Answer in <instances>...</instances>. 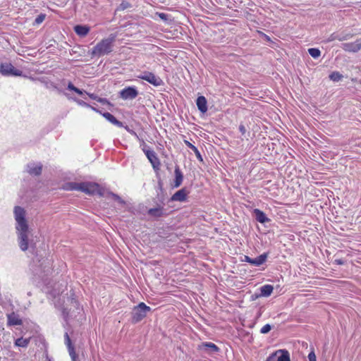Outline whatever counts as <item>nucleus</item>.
<instances>
[{
  "label": "nucleus",
  "mask_w": 361,
  "mask_h": 361,
  "mask_svg": "<svg viewBox=\"0 0 361 361\" xmlns=\"http://www.w3.org/2000/svg\"><path fill=\"white\" fill-rule=\"evenodd\" d=\"M65 189L67 190H78L87 195H105L104 189L98 183L93 182H71L66 184Z\"/></svg>",
  "instance_id": "1"
},
{
  "label": "nucleus",
  "mask_w": 361,
  "mask_h": 361,
  "mask_svg": "<svg viewBox=\"0 0 361 361\" xmlns=\"http://www.w3.org/2000/svg\"><path fill=\"white\" fill-rule=\"evenodd\" d=\"M115 41L114 36L102 39L92 49V54L97 56H104L111 53L113 50V44Z\"/></svg>",
  "instance_id": "2"
},
{
  "label": "nucleus",
  "mask_w": 361,
  "mask_h": 361,
  "mask_svg": "<svg viewBox=\"0 0 361 361\" xmlns=\"http://www.w3.org/2000/svg\"><path fill=\"white\" fill-rule=\"evenodd\" d=\"M150 310V307L146 305L144 302L139 303L138 305L134 307L131 312L132 322L133 323L140 322L147 316V312Z\"/></svg>",
  "instance_id": "3"
},
{
  "label": "nucleus",
  "mask_w": 361,
  "mask_h": 361,
  "mask_svg": "<svg viewBox=\"0 0 361 361\" xmlns=\"http://www.w3.org/2000/svg\"><path fill=\"white\" fill-rule=\"evenodd\" d=\"M14 218L16 221V228H23L28 227L27 220L25 219V209L19 206L14 207Z\"/></svg>",
  "instance_id": "4"
},
{
  "label": "nucleus",
  "mask_w": 361,
  "mask_h": 361,
  "mask_svg": "<svg viewBox=\"0 0 361 361\" xmlns=\"http://www.w3.org/2000/svg\"><path fill=\"white\" fill-rule=\"evenodd\" d=\"M19 240V246L21 250L26 251L28 248V227L16 228Z\"/></svg>",
  "instance_id": "5"
},
{
  "label": "nucleus",
  "mask_w": 361,
  "mask_h": 361,
  "mask_svg": "<svg viewBox=\"0 0 361 361\" xmlns=\"http://www.w3.org/2000/svg\"><path fill=\"white\" fill-rule=\"evenodd\" d=\"M0 71L5 75L20 76L22 71L15 68L11 63H5L1 65Z\"/></svg>",
  "instance_id": "6"
},
{
  "label": "nucleus",
  "mask_w": 361,
  "mask_h": 361,
  "mask_svg": "<svg viewBox=\"0 0 361 361\" xmlns=\"http://www.w3.org/2000/svg\"><path fill=\"white\" fill-rule=\"evenodd\" d=\"M266 361H290V355L287 350H279L270 355Z\"/></svg>",
  "instance_id": "7"
},
{
  "label": "nucleus",
  "mask_w": 361,
  "mask_h": 361,
  "mask_svg": "<svg viewBox=\"0 0 361 361\" xmlns=\"http://www.w3.org/2000/svg\"><path fill=\"white\" fill-rule=\"evenodd\" d=\"M341 48L348 52H357L361 49V38L357 39L353 42L343 43Z\"/></svg>",
  "instance_id": "8"
},
{
  "label": "nucleus",
  "mask_w": 361,
  "mask_h": 361,
  "mask_svg": "<svg viewBox=\"0 0 361 361\" xmlns=\"http://www.w3.org/2000/svg\"><path fill=\"white\" fill-rule=\"evenodd\" d=\"M143 152H145L146 157L148 160L151 163L154 169H159L161 165L160 161L157 157L156 153L153 150L143 149Z\"/></svg>",
  "instance_id": "9"
},
{
  "label": "nucleus",
  "mask_w": 361,
  "mask_h": 361,
  "mask_svg": "<svg viewBox=\"0 0 361 361\" xmlns=\"http://www.w3.org/2000/svg\"><path fill=\"white\" fill-rule=\"evenodd\" d=\"M198 350H202L209 353H214L219 351V348L213 343L203 342L198 345Z\"/></svg>",
  "instance_id": "10"
},
{
  "label": "nucleus",
  "mask_w": 361,
  "mask_h": 361,
  "mask_svg": "<svg viewBox=\"0 0 361 361\" xmlns=\"http://www.w3.org/2000/svg\"><path fill=\"white\" fill-rule=\"evenodd\" d=\"M6 317L7 326H19L23 324V321L20 318V316L14 312L7 314Z\"/></svg>",
  "instance_id": "11"
},
{
  "label": "nucleus",
  "mask_w": 361,
  "mask_h": 361,
  "mask_svg": "<svg viewBox=\"0 0 361 361\" xmlns=\"http://www.w3.org/2000/svg\"><path fill=\"white\" fill-rule=\"evenodd\" d=\"M196 105L198 110L202 114H205L208 110L207 100L204 96H198L196 99Z\"/></svg>",
  "instance_id": "12"
},
{
  "label": "nucleus",
  "mask_w": 361,
  "mask_h": 361,
  "mask_svg": "<svg viewBox=\"0 0 361 361\" xmlns=\"http://www.w3.org/2000/svg\"><path fill=\"white\" fill-rule=\"evenodd\" d=\"M141 78L147 80V82L154 85V86L160 85L161 83V80L159 78L156 77L154 74L151 73L145 74L143 76H142Z\"/></svg>",
  "instance_id": "13"
},
{
  "label": "nucleus",
  "mask_w": 361,
  "mask_h": 361,
  "mask_svg": "<svg viewBox=\"0 0 361 361\" xmlns=\"http://www.w3.org/2000/svg\"><path fill=\"white\" fill-rule=\"evenodd\" d=\"M188 193V192L185 188H182L172 195L171 200L183 202L186 200Z\"/></svg>",
  "instance_id": "14"
},
{
  "label": "nucleus",
  "mask_w": 361,
  "mask_h": 361,
  "mask_svg": "<svg viewBox=\"0 0 361 361\" xmlns=\"http://www.w3.org/2000/svg\"><path fill=\"white\" fill-rule=\"evenodd\" d=\"M175 179L173 182V188H178L183 182V175L178 166L175 167L174 170Z\"/></svg>",
  "instance_id": "15"
},
{
  "label": "nucleus",
  "mask_w": 361,
  "mask_h": 361,
  "mask_svg": "<svg viewBox=\"0 0 361 361\" xmlns=\"http://www.w3.org/2000/svg\"><path fill=\"white\" fill-rule=\"evenodd\" d=\"M253 212L255 215L256 220L259 223L264 224L269 221V219L267 217L266 214L259 209H255Z\"/></svg>",
  "instance_id": "16"
},
{
  "label": "nucleus",
  "mask_w": 361,
  "mask_h": 361,
  "mask_svg": "<svg viewBox=\"0 0 361 361\" xmlns=\"http://www.w3.org/2000/svg\"><path fill=\"white\" fill-rule=\"evenodd\" d=\"M102 116L110 123L116 126L117 127L122 128L123 127V124L122 122L118 121L109 112H106L102 114Z\"/></svg>",
  "instance_id": "17"
},
{
  "label": "nucleus",
  "mask_w": 361,
  "mask_h": 361,
  "mask_svg": "<svg viewBox=\"0 0 361 361\" xmlns=\"http://www.w3.org/2000/svg\"><path fill=\"white\" fill-rule=\"evenodd\" d=\"M74 30L78 35L85 37L90 32V27L87 25H78L74 27Z\"/></svg>",
  "instance_id": "18"
},
{
  "label": "nucleus",
  "mask_w": 361,
  "mask_h": 361,
  "mask_svg": "<svg viewBox=\"0 0 361 361\" xmlns=\"http://www.w3.org/2000/svg\"><path fill=\"white\" fill-rule=\"evenodd\" d=\"M27 171L31 175L38 176L42 172V165L41 164H29L27 165Z\"/></svg>",
  "instance_id": "19"
},
{
  "label": "nucleus",
  "mask_w": 361,
  "mask_h": 361,
  "mask_svg": "<svg viewBox=\"0 0 361 361\" xmlns=\"http://www.w3.org/2000/svg\"><path fill=\"white\" fill-rule=\"evenodd\" d=\"M267 256H268L267 253H263V254L260 255L257 257L252 259V260L251 262V264L257 266V267L262 265V264H264L266 262V260L267 259Z\"/></svg>",
  "instance_id": "20"
},
{
  "label": "nucleus",
  "mask_w": 361,
  "mask_h": 361,
  "mask_svg": "<svg viewBox=\"0 0 361 361\" xmlns=\"http://www.w3.org/2000/svg\"><path fill=\"white\" fill-rule=\"evenodd\" d=\"M148 214L154 217H160L164 214V209L161 207L149 209Z\"/></svg>",
  "instance_id": "21"
},
{
  "label": "nucleus",
  "mask_w": 361,
  "mask_h": 361,
  "mask_svg": "<svg viewBox=\"0 0 361 361\" xmlns=\"http://www.w3.org/2000/svg\"><path fill=\"white\" fill-rule=\"evenodd\" d=\"M274 290V287L271 285H264L260 288L261 295L264 297L269 296Z\"/></svg>",
  "instance_id": "22"
},
{
  "label": "nucleus",
  "mask_w": 361,
  "mask_h": 361,
  "mask_svg": "<svg viewBox=\"0 0 361 361\" xmlns=\"http://www.w3.org/2000/svg\"><path fill=\"white\" fill-rule=\"evenodd\" d=\"M185 145L189 147L190 149L192 150V152H194V153L195 154L197 158L200 160V161H202V155L200 152V151L198 150V149L195 146L193 145L192 143H190L189 141L188 140H185L184 141Z\"/></svg>",
  "instance_id": "23"
},
{
  "label": "nucleus",
  "mask_w": 361,
  "mask_h": 361,
  "mask_svg": "<svg viewBox=\"0 0 361 361\" xmlns=\"http://www.w3.org/2000/svg\"><path fill=\"white\" fill-rule=\"evenodd\" d=\"M138 92H120V97L123 99H133L137 95Z\"/></svg>",
  "instance_id": "24"
},
{
  "label": "nucleus",
  "mask_w": 361,
  "mask_h": 361,
  "mask_svg": "<svg viewBox=\"0 0 361 361\" xmlns=\"http://www.w3.org/2000/svg\"><path fill=\"white\" fill-rule=\"evenodd\" d=\"M30 338H24L21 337L16 340L15 345L18 347L26 348L30 343Z\"/></svg>",
  "instance_id": "25"
},
{
  "label": "nucleus",
  "mask_w": 361,
  "mask_h": 361,
  "mask_svg": "<svg viewBox=\"0 0 361 361\" xmlns=\"http://www.w3.org/2000/svg\"><path fill=\"white\" fill-rule=\"evenodd\" d=\"M66 97L69 99H73L76 103H78L79 105L80 106H86V107H90L91 108L92 110L97 111V112H99L98 110H97L93 106H90L87 103H86L85 102L81 100V99H79L76 97H71L69 96V94H66Z\"/></svg>",
  "instance_id": "26"
},
{
  "label": "nucleus",
  "mask_w": 361,
  "mask_h": 361,
  "mask_svg": "<svg viewBox=\"0 0 361 361\" xmlns=\"http://www.w3.org/2000/svg\"><path fill=\"white\" fill-rule=\"evenodd\" d=\"M308 53L314 59H317V58L319 57L320 55H321L320 50L318 49H316V48H310V49H308Z\"/></svg>",
  "instance_id": "27"
},
{
  "label": "nucleus",
  "mask_w": 361,
  "mask_h": 361,
  "mask_svg": "<svg viewBox=\"0 0 361 361\" xmlns=\"http://www.w3.org/2000/svg\"><path fill=\"white\" fill-rule=\"evenodd\" d=\"M329 78L331 80L338 82L343 78V75L339 72H333Z\"/></svg>",
  "instance_id": "28"
},
{
  "label": "nucleus",
  "mask_w": 361,
  "mask_h": 361,
  "mask_svg": "<svg viewBox=\"0 0 361 361\" xmlns=\"http://www.w3.org/2000/svg\"><path fill=\"white\" fill-rule=\"evenodd\" d=\"M108 194L114 200L117 201L119 204H125V201L123 200H122L121 197H119L118 195H116V194H115L114 192H109Z\"/></svg>",
  "instance_id": "29"
},
{
  "label": "nucleus",
  "mask_w": 361,
  "mask_h": 361,
  "mask_svg": "<svg viewBox=\"0 0 361 361\" xmlns=\"http://www.w3.org/2000/svg\"><path fill=\"white\" fill-rule=\"evenodd\" d=\"M130 7V4L128 1H123L117 8V11H124Z\"/></svg>",
  "instance_id": "30"
},
{
  "label": "nucleus",
  "mask_w": 361,
  "mask_h": 361,
  "mask_svg": "<svg viewBox=\"0 0 361 361\" xmlns=\"http://www.w3.org/2000/svg\"><path fill=\"white\" fill-rule=\"evenodd\" d=\"M271 326L270 324H267L261 328L260 333L262 334H266L269 333L271 331Z\"/></svg>",
  "instance_id": "31"
},
{
  "label": "nucleus",
  "mask_w": 361,
  "mask_h": 361,
  "mask_svg": "<svg viewBox=\"0 0 361 361\" xmlns=\"http://www.w3.org/2000/svg\"><path fill=\"white\" fill-rule=\"evenodd\" d=\"M64 337H65V343L68 348V349H70L71 348H73V345H72V343H71V338L68 334V333H66L65 335H64Z\"/></svg>",
  "instance_id": "32"
},
{
  "label": "nucleus",
  "mask_w": 361,
  "mask_h": 361,
  "mask_svg": "<svg viewBox=\"0 0 361 361\" xmlns=\"http://www.w3.org/2000/svg\"><path fill=\"white\" fill-rule=\"evenodd\" d=\"M68 350L69 355L71 357L72 361H76L77 355L75 353L74 347L71 348L70 349H68Z\"/></svg>",
  "instance_id": "33"
},
{
  "label": "nucleus",
  "mask_w": 361,
  "mask_h": 361,
  "mask_svg": "<svg viewBox=\"0 0 361 361\" xmlns=\"http://www.w3.org/2000/svg\"><path fill=\"white\" fill-rule=\"evenodd\" d=\"M44 19H45V15L41 14L35 18V22L36 24L38 25V24H40L41 23H42Z\"/></svg>",
  "instance_id": "34"
},
{
  "label": "nucleus",
  "mask_w": 361,
  "mask_h": 361,
  "mask_svg": "<svg viewBox=\"0 0 361 361\" xmlns=\"http://www.w3.org/2000/svg\"><path fill=\"white\" fill-rule=\"evenodd\" d=\"M309 361H317L316 355L314 351H312L308 355Z\"/></svg>",
  "instance_id": "35"
},
{
  "label": "nucleus",
  "mask_w": 361,
  "mask_h": 361,
  "mask_svg": "<svg viewBox=\"0 0 361 361\" xmlns=\"http://www.w3.org/2000/svg\"><path fill=\"white\" fill-rule=\"evenodd\" d=\"M348 35H345L344 37H333V35H331V38L330 40H334V39H338L339 41H343V40H346L348 39Z\"/></svg>",
  "instance_id": "36"
},
{
  "label": "nucleus",
  "mask_w": 361,
  "mask_h": 361,
  "mask_svg": "<svg viewBox=\"0 0 361 361\" xmlns=\"http://www.w3.org/2000/svg\"><path fill=\"white\" fill-rule=\"evenodd\" d=\"M158 16L163 20L166 21L168 20V15L164 13H157Z\"/></svg>",
  "instance_id": "37"
},
{
  "label": "nucleus",
  "mask_w": 361,
  "mask_h": 361,
  "mask_svg": "<svg viewBox=\"0 0 361 361\" xmlns=\"http://www.w3.org/2000/svg\"><path fill=\"white\" fill-rule=\"evenodd\" d=\"M239 130L243 135L245 134L246 132L245 127L243 125H240L239 126Z\"/></svg>",
  "instance_id": "38"
},
{
  "label": "nucleus",
  "mask_w": 361,
  "mask_h": 361,
  "mask_svg": "<svg viewBox=\"0 0 361 361\" xmlns=\"http://www.w3.org/2000/svg\"><path fill=\"white\" fill-rule=\"evenodd\" d=\"M68 89L69 90H80L79 89L75 87L71 82H68Z\"/></svg>",
  "instance_id": "39"
},
{
  "label": "nucleus",
  "mask_w": 361,
  "mask_h": 361,
  "mask_svg": "<svg viewBox=\"0 0 361 361\" xmlns=\"http://www.w3.org/2000/svg\"><path fill=\"white\" fill-rule=\"evenodd\" d=\"M252 260V258H250V257H248V256H245V260H244L245 262H248V263L251 264Z\"/></svg>",
  "instance_id": "40"
},
{
  "label": "nucleus",
  "mask_w": 361,
  "mask_h": 361,
  "mask_svg": "<svg viewBox=\"0 0 361 361\" xmlns=\"http://www.w3.org/2000/svg\"><path fill=\"white\" fill-rule=\"evenodd\" d=\"M122 90L130 91V90H136V89L134 87H126L123 88Z\"/></svg>",
  "instance_id": "41"
},
{
  "label": "nucleus",
  "mask_w": 361,
  "mask_h": 361,
  "mask_svg": "<svg viewBox=\"0 0 361 361\" xmlns=\"http://www.w3.org/2000/svg\"><path fill=\"white\" fill-rule=\"evenodd\" d=\"M125 129H126L127 131L130 132V133H132V134H133V135H136V133H135L133 130H130V129L128 128V126H125Z\"/></svg>",
  "instance_id": "42"
},
{
  "label": "nucleus",
  "mask_w": 361,
  "mask_h": 361,
  "mask_svg": "<svg viewBox=\"0 0 361 361\" xmlns=\"http://www.w3.org/2000/svg\"><path fill=\"white\" fill-rule=\"evenodd\" d=\"M335 262L337 264H343L344 262L341 259H336L335 260Z\"/></svg>",
  "instance_id": "43"
},
{
  "label": "nucleus",
  "mask_w": 361,
  "mask_h": 361,
  "mask_svg": "<svg viewBox=\"0 0 361 361\" xmlns=\"http://www.w3.org/2000/svg\"><path fill=\"white\" fill-rule=\"evenodd\" d=\"M87 94H88V96H89L90 98H92V99H97V97H96V96L94 95V94H93V93H92V94H89V93H88Z\"/></svg>",
  "instance_id": "44"
},
{
  "label": "nucleus",
  "mask_w": 361,
  "mask_h": 361,
  "mask_svg": "<svg viewBox=\"0 0 361 361\" xmlns=\"http://www.w3.org/2000/svg\"><path fill=\"white\" fill-rule=\"evenodd\" d=\"M99 101L100 102H102V104H105V103H106V104H109V103L106 99H99Z\"/></svg>",
  "instance_id": "45"
},
{
  "label": "nucleus",
  "mask_w": 361,
  "mask_h": 361,
  "mask_svg": "<svg viewBox=\"0 0 361 361\" xmlns=\"http://www.w3.org/2000/svg\"><path fill=\"white\" fill-rule=\"evenodd\" d=\"M75 93H77L78 95L80 96H82L83 94V92L82 91H80V92H75Z\"/></svg>",
  "instance_id": "46"
},
{
  "label": "nucleus",
  "mask_w": 361,
  "mask_h": 361,
  "mask_svg": "<svg viewBox=\"0 0 361 361\" xmlns=\"http://www.w3.org/2000/svg\"><path fill=\"white\" fill-rule=\"evenodd\" d=\"M49 361H51L50 360H49Z\"/></svg>",
  "instance_id": "47"
}]
</instances>
